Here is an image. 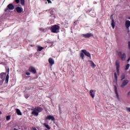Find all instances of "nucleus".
<instances>
[{
  "mask_svg": "<svg viewBox=\"0 0 130 130\" xmlns=\"http://www.w3.org/2000/svg\"><path fill=\"white\" fill-rule=\"evenodd\" d=\"M25 75H26L27 76H30V73L29 72H26Z\"/></svg>",
  "mask_w": 130,
  "mask_h": 130,
  "instance_id": "32",
  "label": "nucleus"
},
{
  "mask_svg": "<svg viewBox=\"0 0 130 130\" xmlns=\"http://www.w3.org/2000/svg\"><path fill=\"white\" fill-rule=\"evenodd\" d=\"M20 4L22 6H24L25 5V0H20Z\"/></svg>",
  "mask_w": 130,
  "mask_h": 130,
  "instance_id": "26",
  "label": "nucleus"
},
{
  "mask_svg": "<svg viewBox=\"0 0 130 130\" xmlns=\"http://www.w3.org/2000/svg\"><path fill=\"white\" fill-rule=\"evenodd\" d=\"M14 130H17V129H15Z\"/></svg>",
  "mask_w": 130,
  "mask_h": 130,
  "instance_id": "44",
  "label": "nucleus"
},
{
  "mask_svg": "<svg viewBox=\"0 0 130 130\" xmlns=\"http://www.w3.org/2000/svg\"><path fill=\"white\" fill-rule=\"evenodd\" d=\"M94 35L92 33H87L81 35V37L82 38H90V37H93Z\"/></svg>",
  "mask_w": 130,
  "mask_h": 130,
  "instance_id": "3",
  "label": "nucleus"
},
{
  "mask_svg": "<svg viewBox=\"0 0 130 130\" xmlns=\"http://www.w3.org/2000/svg\"><path fill=\"white\" fill-rule=\"evenodd\" d=\"M89 61L90 62L91 67H92V68L96 67V65L95 64V63H94V62L93 61L90 60Z\"/></svg>",
  "mask_w": 130,
  "mask_h": 130,
  "instance_id": "22",
  "label": "nucleus"
},
{
  "mask_svg": "<svg viewBox=\"0 0 130 130\" xmlns=\"http://www.w3.org/2000/svg\"><path fill=\"white\" fill-rule=\"evenodd\" d=\"M85 57V55H84L83 53H80V57L82 58V59H84V57Z\"/></svg>",
  "mask_w": 130,
  "mask_h": 130,
  "instance_id": "27",
  "label": "nucleus"
},
{
  "mask_svg": "<svg viewBox=\"0 0 130 130\" xmlns=\"http://www.w3.org/2000/svg\"><path fill=\"white\" fill-rule=\"evenodd\" d=\"M128 69H129V64L126 65L125 70H127Z\"/></svg>",
  "mask_w": 130,
  "mask_h": 130,
  "instance_id": "30",
  "label": "nucleus"
},
{
  "mask_svg": "<svg viewBox=\"0 0 130 130\" xmlns=\"http://www.w3.org/2000/svg\"><path fill=\"white\" fill-rule=\"evenodd\" d=\"M59 110H60V108H59Z\"/></svg>",
  "mask_w": 130,
  "mask_h": 130,
  "instance_id": "43",
  "label": "nucleus"
},
{
  "mask_svg": "<svg viewBox=\"0 0 130 130\" xmlns=\"http://www.w3.org/2000/svg\"><path fill=\"white\" fill-rule=\"evenodd\" d=\"M90 15L91 16V17H95V16H96V13L93 11H90Z\"/></svg>",
  "mask_w": 130,
  "mask_h": 130,
  "instance_id": "24",
  "label": "nucleus"
},
{
  "mask_svg": "<svg viewBox=\"0 0 130 130\" xmlns=\"http://www.w3.org/2000/svg\"><path fill=\"white\" fill-rule=\"evenodd\" d=\"M128 84V80L125 79L122 81V83L121 84V88H124L126 85Z\"/></svg>",
  "mask_w": 130,
  "mask_h": 130,
  "instance_id": "6",
  "label": "nucleus"
},
{
  "mask_svg": "<svg viewBox=\"0 0 130 130\" xmlns=\"http://www.w3.org/2000/svg\"><path fill=\"white\" fill-rule=\"evenodd\" d=\"M121 81H122L123 80H124V79H125V75H123L121 76Z\"/></svg>",
  "mask_w": 130,
  "mask_h": 130,
  "instance_id": "28",
  "label": "nucleus"
},
{
  "mask_svg": "<svg viewBox=\"0 0 130 130\" xmlns=\"http://www.w3.org/2000/svg\"><path fill=\"white\" fill-rule=\"evenodd\" d=\"M15 10L17 13H18V14H21V13H22V12L23 11V8L19 6L16 7Z\"/></svg>",
  "mask_w": 130,
  "mask_h": 130,
  "instance_id": "8",
  "label": "nucleus"
},
{
  "mask_svg": "<svg viewBox=\"0 0 130 130\" xmlns=\"http://www.w3.org/2000/svg\"><path fill=\"white\" fill-rule=\"evenodd\" d=\"M15 8V6L12 4L8 5L5 9V12H9V11L13 10Z\"/></svg>",
  "mask_w": 130,
  "mask_h": 130,
  "instance_id": "4",
  "label": "nucleus"
},
{
  "mask_svg": "<svg viewBox=\"0 0 130 130\" xmlns=\"http://www.w3.org/2000/svg\"><path fill=\"white\" fill-rule=\"evenodd\" d=\"M25 97L26 99H27L29 97V95L26 94L25 95Z\"/></svg>",
  "mask_w": 130,
  "mask_h": 130,
  "instance_id": "35",
  "label": "nucleus"
},
{
  "mask_svg": "<svg viewBox=\"0 0 130 130\" xmlns=\"http://www.w3.org/2000/svg\"><path fill=\"white\" fill-rule=\"evenodd\" d=\"M16 3L19 4L20 3V0H15Z\"/></svg>",
  "mask_w": 130,
  "mask_h": 130,
  "instance_id": "33",
  "label": "nucleus"
},
{
  "mask_svg": "<svg viewBox=\"0 0 130 130\" xmlns=\"http://www.w3.org/2000/svg\"><path fill=\"white\" fill-rule=\"evenodd\" d=\"M82 52H83L85 54V55L88 56V57L91 58V54H90L89 52L87 51V50H82Z\"/></svg>",
  "mask_w": 130,
  "mask_h": 130,
  "instance_id": "10",
  "label": "nucleus"
},
{
  "mask_svg": "<svg viewBox=\"0 0 130 130\" xmlns=\"http://www.w3.org/2000/svg\"><path fill=\"white\" fill-rule=\"evenodd\" d=\"M44 125L45 127L47 128V129H50L51 127L49 126V125L47 124V123L46 122L44 123Z\"/></svg>",
  "mask_w": 130,
  "mask_h": 130,
  "instance_id": "21",
  "label": "nucleus"
},
{
  "mask_svg": "<svg viewBox=\"0 0 130 130\" xmlns=\"http://www.w3.org/2000/svg\"><path fill=\"white\" fill-rule=\"evenodd\" d=\"M126 110H127V111H128V112H130V107H127L126 108Z\"/></svg>",
  "mask_w": 130,
  "mask_h": 130,
  "instance_id": "31",
  "label": "nucleus"
},
{
  "mask_svg": "<svg viewBox=\"0 0 130 130\" xmlns=\"http://www.w3.org/2000/svg\"><path fill=\"white\" fill-rule=\"evenodd\" d=\"M115 64L116 67V71H117V75L118 76H119V68H120V66L119 61L118 60H117L116 61Z\"/></svg>",
  "mask_w": 130,
  "mask_h": 130,
  "instance_id": "5",
  "label": "nucleus"
},
{
  "mask_svg": "<svg viewBox=\"0 0 130 130\" xmlns=\"http://www.w3.org/2000/svg\"><path fill=\"white\" fill-rule=\"evenodd\" d=\"M6 119L7 120H10V119H11V116H7L6 117Z\"/></svg>",
  "mask_w": 130,
  "mask_h": 130,
  "instance_id": "29",
  "label": "nucleus"
},
{
  "mask_svg": "<svg viewBox=\"0 0 130 130\" xmlns=\"http://www.w3.org/2000/svg\"><path fill=\"white\" fill-rule=\"evenodd\" d=\"M114 82L116 84H117V75L116 74V72L114 73Z\"/></svg>",
  "mask_w": 130,
  "mask_h": 130,
  "instance_id": "19",
  "label": "nucleus"
},
{
  "mask_svg": "<svg viewBox=\"0 0 130 130\" xmlns=\"http://www.w3.org/2000/svg\"><path fill=\"white\" fill-rule=\"evenodd\" d=\"M7 71L8 73L7 75L6 76V81L7 83H8V82H9V72H10V69H7Z\"/></svg>",
  "mask_w": 130,
  "mask_h": 130,
  "instance_id": "17",
  "label": "nucleus"
},
{
  "mask_svg": "<svg viewBox=\"0 0 130 130\" xmlns=\"http://www.w3.org/2000/svg\"><path fill=\"white\" fill-rule=\"evenodd\" d=\"M121 58L122 60H125V58H126V55H125V53H123V54H122Z\"/></svg>",
  "mask_w": 130,
  "mask_h": 130,
  "instance_id": "20",
  "label": "nucleus"
},
{
  "mask_svg": "<svg viewBox=\"0 0 130 130\" xmlns=\"http://www.w3.org/2000/svg\"><path fill=\"white\" fill-rule=\"evenodd\" d=\"M49 12H50V13L51 14V15L52 16H53L54 14H53V10L52 9H50L49 10Z\"/></svg>",
  "mask_w": 130,
  "mask_h": 130,
  "instance_id": "25",
  "label": "nucleus"
},
{
  "mask_svg": "<svg viewBox=\"0 0 130 130\" xmlns=\"http://www.w3.org/2000/svg\"><path fill=\"white\" fill-rule=\"evenodd\" d=\"M118 55H121V52H118Z\"/></svg>",
  "mask_w": 130,
  "mask_h": 130,
  "instance_id": "38",
  "label": "nucleus"
},
{
  "mask_svg": "<svg viewBox=\"0 0 130 130\" xmlns=\"http://www.w3.org/2000/svg\"><path fill=\"white\" fill-rule=\"evenodd\" d=\"M29 71L31 73H32V74H36V69L33 67H30L29 68Z\"/></svg>",
  "mask_w": 130,
  "mask_h": 130,
  "instance_id": "12",
  "label": "nucleus"
},
{
  "mask_svg": "<svg viewBox=\"0 0 130 130\" xmlns=\"http://www.w3.org/2000/svg\"><path fill=\"white\" fill-rule=\"evenodd\" d=\"M128 48L129 49H130V42H128Z\"/></svg>",
  "mask_w": 130,
  "mask_h": 130,
  "instance_id": "37",
  "label": "nucleus"
},
{
  "mask_svg": "<svg viewBox=\"0 0 130 130\" xmlns=\"http://www.w3.org/2000/svg\"><path fill=\"white\" fill-rule=\"evenodd\" d=\"M6 73H2L0 74V78L2 80H5L6 78Z\"/></svg>",
  "mask_w": 130,
  "mask_h": 130,
  "instance_id": "15",
  "label": "nucleus"
},
{
  "mask_svg": "<svg viewBox=\"0 0 130 130\" xmlns=\"http://www.w3.org/2000/svg\"><path fill=\"white\" fill-rule=\"evenodd\" d=\"M111 19H112V23H111L112 28H113V29H114L115 27V22H114V19H113V16L112 15L111 16Z\"/></svg>",
  "mask_w": 130,
  "mask_h": 130,
  "instance_id": "11",
  "label": "nucleus"
},
{
  "mask_svg": "<svg viewBox=\"0 0 130 130\" xmlns=\"http://www.w3.org/2000/svg\"><path fill=\"white\" fill-rule=\"evenodd\" d=\"M114 90L117 100H118V101H120V98H119V95L118 94V91L117 90V87H116V85L114 86Z\"/></svg>",
  "mask_w": 130,
  "mask_h": 130,
  "instance_id": "7",
  "label": "nucleus"
},
{
  "mask_svg": "<svg viewBox=\"0 0 130 130\" xmlns=\"http://www.w3.org/2000/svg\"><path fill=\"white\" fill-rule=\"evenodd\" d=\"M47 2L48 3V4H52V2L50 0H47Z\"/></svg>",
  "mask_w": 130,
  "mask_h": 130,
  "instance_id": "34",
  "label": "nucleus"
},
{
  "mask_svg": "<svg viewBox=\"0 0 130 130\" xmlns=\"http://www.w3.org/2000/svg\"><path fill=\"white\" fill-rule=\"evenodd\" d=\"M89 94L90 96H91L92 98H94V97H95V90L91 89L89 91Z\"/></svg>",
  "mask_w": 130,
  "mask_h": 130,
  "instance_id": "13",
  "label": "nucleus"
},
{
  "mask_svg": "<svg viewBox=\"0 0 130 130\" xmlns=\"http://www.w3.org/2000/svg\"><path fill=\"white\" fill-rule=\"evenodd\" d=\"M32 112L31 114L35 116H38L39 113L41 112V111L43 110V109H42V108L38 107L32 109Z\"/></svg>",
  "mask_w": 130,
  "mask_h": 130,
  "instance_id": "1",
  "label": "nucleus"
},
{
  "mask_svg": "<svg viewBox=\"0 0 130 130\" xmlns=\"http://www.w3.org/2000/svg\"><path fill=\"white\" fill-rule=\"evenodd\" d=\"M48 61L50 66H53V64H54V60H53L52 58H49Z\"/></svg>",
  "mask_w": 130,
  "mask_h": 130,
  "instance_id": "16",
  "label": "nucleus"
},
{
  "mask_svg": "<svg viewBox=\"0 0 130 130\" xmlns=\"http://www.w3.org/2000/svg\"><path fill=\"white\" fill-rule=\"evenodd\" d=\"M31 129H32V130H37V129H36V128L35 127H32L31 128Z\"/></svg>",
  "mask_w": 130,
  "mask_h": 130,
  "instance_id": "36",
  "label": "nucleus"
},
{
  "mask_svg": "<svg viewBox=\"0 0 130 130\" xmlns=\"http://www.w3.org/2000/svg\"><path fill=\"white\" fill-rule=\"evenodd\" d=\"M130 60V57H129V58H128L127 61H129Z\"/></svg>",
  "mask_w": 130,
  "mask_h": 130,
  "instance_id": "40",
  "label": "nucleus"
},
{
  "mask_svg": "<svg viewBox=\"0 0 130 130\" xmlns=\"http://www.w3.org/2000/svg\"><path fill=\"white\" fill-rule=\"evenodd\" d=\"M16 113H17V115H22V112H21V110L19 109H16Z\"/></svg>",
  "mask_w": 130,
  "mask_h": 130,
  "instance_id": "18",
  "label": "nucleus"
},
{
  "mask_svg": "<svg viewBox=\"0 0 130 130\" xmlns=\"http://www.w3.org/2000/svg\"><path fill=\"white\" fill-rule=\"evenodd\" d=\"M43 49H44V47L40 46H38V51H41V50H43Z\"/></svg>",
  "mask_w": 130,
  "mask_h": 130,
  "instance_id": "23",
  "label": "nucleus"
},
{
  "mask_svg": "<svg viewBox=\"0 0 130 130\" xmlns=\"http://www.w3.org/2000/svg\"><path fill=\"white\" fill-rule=\"evenodd\" d=\"M59 26L57 25H54L51 27V31L53 33H58L59 32Z\"/></svg>",
  "mask_w": 130,
  "mask_h": 130,
  "instance_id": "2",
  "label": "nucleus"
},
{
  "mask_svg": "<svg viewBox=\"0 0 130 130\" xmlns=\"http://www.w3.org/2000/svg\"><path fill=\"white\" fill-rule=\"evenodd\" d=\"M127 96H130V91L127 93Z\"/></svg>",
  "mask_w": 130,
  "mask_h": 130,
  "instance_id": "39",
  "label": "nucleus"
},
{
  "mask_svg": "<svg viewBox=\"0 0 130 130\" xmlns=\"http://www.w3.org/2000/svg\"><path fill=\"white\" fill-rule=\"evenodd\" d=\"M125 26L126 28V29H129L130 27V21L129 20H126L125 21Z\"/></svg>",
  "mask_w": 130,
  "mask_h": 130,
  "instance_id": "14",
  "label": "nucleus"
},
{
  "mask_svg": "<svg viewBox=\"0 0 130 130\" xmlns=\"http://www.w3.org/2000/svg\"><path fill=\"white\" fill-rule=\"evenodd\" d=\"M46 119L47 120H52V121H54L55 120V118H54V117L52 115H48L46 117Z\"/></svg>",
  "mask_w": 130,
  "mask_h": 130,
  "instance_id": "9",
  "label": "nucleus"
},
{
  "mask_svg": "<svg viewBox=\"0 0 130 130\" xmlns=\"http://www.w3.org/2000/svg\"><path fill=\"white\" fill-rule=\"evenodd\" d=\"M129 20H130V17L128 18Z\"/></svg>",
  "mask_w": 130,
  "mask_h": 130,
  "instance_id": "42",
  "label": "nucleus"
},
{
  "mask_svg": "<svg viewBox=\"0 0 130 130\" xmlns=\"http://www.w3.org/2000/svg\"><path fill=\"white\" fill-rule=\"evenodd\" d=\"M0 114H2V112L0 111Z\"/></svg>",
  "mask_w": 130,
  "mask_h": 130,
  "instance_id": "41",
  "label": "nucleus"
}]
</instances>
